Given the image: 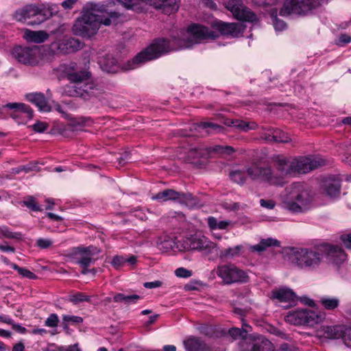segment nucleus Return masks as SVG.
I'll use <instances>...</instances> for the list:
<instances>
[{
  "mask_svg": "<svg viewBox=\"0 0 351 351\" xmlns=\"http://www.w3.org/2000/svg\"><path fill=\"white\" fill-rule=\"evenodd\" d=\"M223 124L230 126L232 128H234L236 129H239L242 131H247L249 130H253L255 129L256 125L254 123H252L251 125H250L248 123H246L243 121L239 120V119H225L223 121Z\"/></svg>",
  "mask_w": 351,
  "mask_h": 351,
  "instance_id": "f704fd0d",
  "label": "nucleus"
},
{
  "mask_svg": "<svg viewBox=\"0 0 351 351\" xmlns=\"http://www.w3.org/2000/svg\"><path fill=\"white\" fill-rule=\"evenodd\" d=\"M37 169V164L36 163H29L26 165H22L16 168H13L12 169V173L13 174H19L22 171H25V173H29L32 171H35Z\"/></svg>",
  "mask_w": 351,
  "mask_h": 351,
  "instance_id": "a18cd8bd",
  "label": "nucleus"
},
{
  "mask_svg": "<svg viewBox=\"0 0 351 351\" xmlns=\"http://www.w3.org/2000/svg\"><path fill=\"white\" fill-rule=\"evenodd\" d=\"M322 189L323 192L329 197H338L341 189L340 180L338 178H328L324 181Z\"/></svg>",
  "mask_w": 351,
  "mask_h": 351,
  "instance_id": "b1692460",
  "label": "nucleus"
},
{
  "mask_svg": "<svg viewBox=\"0 0 351 351\" xmlns=\"http://www.w3.org/2000/svg\"><path fill=\"white\" fill-rule=\"evenodd\" d=\"M278 351H297V349L293 345L282 343L281 344Z\"/></svg>",
  "mask_w": 351,
  "mask_h": 351,
  "instance_id": "338daca9",
  "label": "nucleus"
},
{
  "mask_svg": "<svg viewBox=\"0 0 351 351\" xmlns=\"http://www.w3.org/2000/svg\"><path fill=\"white\" fill-rule=\"evenodd\" d=\"M271 246H280V241L273 238L263 239L259 243L252 245L250 249L252 252H261Z\"/></svg>",
  "mask_w": 351,
  "mask_h": 351,
  "instance_id": "c9c22d12",
  "label": "nucleus"
},
{
  "mask_svg": "<svg viewBox=\"0 0 351 351\" xmlns=\"http://www.w3.org/2000/svg\"><path fill=\"white\" fill-rule=\"evenodd\" d=\"M260 204L262 207L267 209H273L276 206V203L274 200L265 199H261L260 200Z\"/></svg>",
  "mask_w": 351,
  "mask_h": 351,
  "instance_id": "13d9d810",
  "label": "nucleus"
},
{
  "mask_svg": "<svg viewBox=\"0 0 351 351\" xmlns=\"http://www.w3.org/2000/svg\"><path fill=\"white\" fill-rule=\"evenodd\" d=\"M245 341L246 346L241 351H275L273 343L263 336L250 335Z\"/></svg>",
  "mask_w": 351,
  "mask_h": 351,
  "instance_id": "6ab92c4d",
  "label": "nucleus"
},
{
  "mask_svg": "<svg viewBox=\"0 0 351 351\" xmlns=\"http://www.w3.org/2000/svg\"><path fill=\"white\" fill-rule=\"evenodd\" d=\"M186 351H211L210 347L199 338L191 337L184 341Z\"/></svg>",
  "mask_w": 351,
  "mask_h": 351,
  "instance_id": "c85d7f7f",
  "label": "nucleus"
},
{
  "mask_svg": "<svg viewBox=\"0 0 351 351\" xmlns=\"http://www.w3.org/2000/svg\"><path fill=\"white\" fill-rule=\"evenodd\" d=\"M324 0H287L280 11V14H306L321 5Z\"/></svg>",
  "mask_w": 351,
  "mask_h": 351,
  "instance_id": "9d476101",
  "label": "nucleus"
},
{
  "mask_svg": "<svg viewBox=\"0 0 351 351\" xmlns=\"http://www.w3.org/2000/svg\"><path fill=\"white\" fill-rule=\"evenodd\" d=\"M77 1V0H65L62 3V6L65 10H70L73 7Z\"/></svg>",
  "mask_w": 351,
  "mask_h": 351,
  "instance_id": "69168bd1",
  "label": "nucleus"
},
{
  "mask_svg": "<svg viewBox=\"0 0 351 351\" xmlns=\"http://www.w3.org/2000/svg\"><path fill=\"white\" fill-rule=\"evenodd\" d=\"M23 205L25 206L28 208L31 209L33 211H42L43 209L41 207L37 204L36 199L33 196H28L25 198L23 202Z\"/></svg>",
  "mask_w": 351,
  "mask_h": 351,
  "instance_id": "c03bdc74",
  "label": "nucleus"
},
{
  "mask_svg": "<svg viewBox=\"0 0 351 351\" xmlns=\"http://www.w3.org/2000/svg\"><path fill=\"white\" fill-rule=\"evenodd\" d=\"M351 42V36L348 34H341L336 41L337 45L339 46H344Z\"/></svg>",
  "mask_w": 351,
  "mask_h": 351,
  "instance_id": "6e6d98bb",
  "label": "nucleus"
},
{
  "mask_svg": "<svg viewBox=\"0 0 351 351\" xmlns=\"http://www.w3.org/2000/svg\"><path fill=\"white\" fill-rule=\"evenodd\" d=\"M90 73L87 71H73L67 74L68 79L73 84H82L89 79Z\"/></svg>",
  "mask_w": 351,
  "mask_h": 351,
  "instance_id": "e433bc0d",
  "label": "nucleus"
},
{
  "mask_svg": "<svg viewBox=\"0 0 351 351\" xmlns=\"http://www.w3.org/2000/svg\"><path fill=\"white\" fill-rule=\"evenodd\" d=\"M24 38L29 42L41 43L48 38V34L44 31L25 30Z\"/></svg>",
  "mask_w": 351,
  "mask_h": 351,
  "instance_id": "72a5a7b5",
  "label": "nucleus"
},
{
  "mask_svg": "<svg viewBox=\"0 0 351 351\" xmlns=\"http://www.w3.org/2000/svg\"><path fill=\"white\" fill-rule=\"evenodd\" d=\"M317 336L330 339L341 338L348 345L351 342V328L345 326H324L317 331Z\"/></svg>",
  "mask_w": 351,
  "mask_h": 351,
  "instance_id": "9b49d317",
  "label": "nucleus"
},
{
  "mask_svg": "<svg viewBox=\"0 0 351 351\" xmlns=\"http://www.w3.org/2000/svg\"><path fill=\"white\" fill-rule=\"evenodd\" d=\"M230 176L233 182L239 184H244L246 180L245 172L240 170H235L232 171L230 173Z\"/></svg>",
  "mask_w": 351,
  "mask_h": 351,
  "instance_id": "79ce46f5",
  "label": "nucleus"
},
{
  "mask_svg": "<svg viewBox=\"0 0 351 351\" xmlns=\"http://www.w3.org/2000/svg\"><path fill=\"white\" fill-rule=\"evenodd\" d=\"M14 57L21 63L29 66H36L40 62V50L37 47H16L12 51Z\"/></svg>",
  "mask_w": 351,
  "mask_h": 351,
  "instance_id": "4468645a",
  "label": "nucleus"
},
{
  "mask_svg": "<svg viewBox=\"0 0 351 351\" xmlns=\"http://www.w3.org/2000/svg\"><path fill=\"white\" fill-rule=\"evenodd\" d=\"M126 9L136 12L141 11L145 5H149L165 14H171L178 11V0H116Z\"/></svg>",
  "mask_w": 351,
  "mask_h": 351,
  "instance_id": "39448f33",
  "label": "nucleus"
},
{
  "mask_svg": "<svg viewBox=\"0 0 351 351\" xmlns=\"http://www.w3.org/2000/svg\"><path fill=\"white\" fill-rule=\"evenodd\" d=\"M324 313L308 309L291 311L285 317V320L293 325L313 326L324 319Z\"/></svg>",
  "mask_w": 351,
  "mask_h": 351,
  "instance_id": "6e6552de",
  "label": "nucleus"
},
{
  "mask_svg": "<svg viewBox=\"0 0 351 351\" xmlns=\"http://www.w3.org/2000/svg\"><path fill=\"white\" fill-rule=\"evenodd\" d=\"M5 108L13 109L15 111L11 114V117L16 119L19 117V114H24L26 117L32 119L33 117V111L29 106L23 103H8L4 106Z\"/></svg>",
  "mask_w": 351,
  "mask_h": 351,
  "instance_id": "cd10ccee",
  "label": "nucleus"
},
{
  "mask_svg": "<svg viewBox=\"0 0 351 351\" xmlns=\"http://www.w3.org/2000/svg\"><path fill=\"white\" fill-rule=\"evenodd\" d=\"M247 176L254 181L268 183L271 185H282V179L275 175L270 166H260L252 164L245 169Z\"/></svg>",
  "mask_w": 351,
  "mask_h": 351,
  "instance_id": "1a4fd4ad",
  "label": "nucleus"
},
{
  "mask_svg": "<svg viewBox=\"0 0 351 351\" xmlns=\"http://www.w3.org/2000/svg\"><path fill=\"white\" fill-rule=\"evenodd\" d=\"M62 320L65 323L73 322L75 324H80L83 322L82 317L80 316L63 315Z\"/></svg>",
  "mask_w": 351,
  "mask_h": 351,
  "instance_id": "3c124183",
  "label": "nucleus"
},
{
  "mask_svg": "<svg viewBox=\"0 0 351 351\" xmlns=\"http://www.w3.org/2000/svg\"><path fill=\"white\" fill-rule=\"evenodd\" d=\"M311 201V197L307 186L299 182L287 186L281 195L282 207L295 213L307 210Z\"/></svg>",
  "mask_w": 351,
  "mask_h": 351,
  "instance_id": "7ed1b4c3",
  "label": "nucleus"
},
{
  "mask_svg": "<svg viewBox=\"0 0 351 351\" xmlns=\"http://www.w3.org/2000/svg\"><path fill=\"white\" fill-rule=\"evenodd\" d=\"M162 285V282L159 280H156L153 282H147L144 283V287L147 289H154L156 287H160Z\"/></svg>",
  "mask_w": 351,
  "mask_h": 351,
  "instance_id": "e2e57ef3",
  "label": "nucleus"
},
{
  "mask_svg": "<svg viewBox=\"0 0 351 351\" xmlns=\"http://www.w3.org/2000/svg\"><path fill=\"white\" fill-rule=\"evenodd\" d=\"M12 269L16 270L18 273L22 276L23 277L29 278V279H36L37 276L33 272L29 271V269L23 267H20L15 263L10 264Z\"/></svg>",
  "mask_w": 351,
  "mask_h": 351,
  "instance_id": "37998d69",
  "label": "nucleus"
},
{
  "mask_svg": "<svg viewBox=\"0 0 351 351\" xmlns=\"http://www.w3.org/2000/svg\"><path fill=\"white\" fill-rule=\"evenodd\" d=\"M99 252L100 250L93 245L80 246L73 249L72 256L80 267H89L95 261V256Z\"/></svg>",
  "mask_w": 351,
  "mask_h": 351,
  "instance_id": "ddd939ff",
  "label": "nucleus"
},
{
  "mask_svg": "<svg viewBox=\"0 0 351 351\" xmlns=\"http://www.w3.org/2000/svg\"><path fill=\"white\" fill-rule=\"evenodd\" d=\"M243 250L242 245H238L234 247H228L223 250H221L219 253V256L221 259H233L237 257H239Z\"/></svg>",
  "mask_w": 351,
  "mask_h": 351,
  "instance_id": "473e14b6",
  "label": "nucleus"
},
{
  "mask_svg": "<svg viewBox=\"0 0 351 351\" xmlns=\"http://www.w3.org/2000/svg\"><path fill=\"white\" fill-rule=\"evenodd\" d=\"M341 241L347 248L351 249V234L341 237Z\"/></svg>",
  "mask_w": 351,
  "mask_h": 351,
  "instance_id": "0e129e2a",
  "label": "nucleus"
},
{
  "mask_svg": "<svg viewBox=\"0 0 351 351\" xmlns=\"http://www.w3.org/2000/svg\"><path fill=\"white\" fill-rule=\"evenodd\" d=\"M217 36V32L204 25L193 24L186 32H180L178 33V36H173L171 40L165 38L156 40L149 47L129 60L125 69H134L140 64L158 58L169 51L190 48L204 40L215 39Z\"/></svg>",
  "mask_w": 351,
  "mask_h": 351,
  "instance_id": "f257e3e1",
  "label": "nucleus"
},
{
  "mask_svg": "<svg viewBox=\"0 0 351 351\" xmlns=\"http://www.w3.org/2000/svg\"><path fill=\"white\" fill-rule=\"evenodd\" d=\"M121 15L115 12L108 11L103 5L89 3L82 12L80 18L73 25L75 35L90 37L95 35L101 24L108 26L120 22Z\"/></svg>",
  "mask_w": 351,
  "mask_h": 351,
  "instance_id": "f03ea898",
  "label": "nucleus"
},
{
  "mask_svg": "<svg viewBox=\"0 0 351 351\" xmlns=\"http://www.w3.org/2000/svg\"><path fill=\"white\" fill-rule=\"evenodd\" d=\"M207 222L211 230H226L230 224V221H218L214 217H208L207 218Z\"/></svg>",
  "mask_w": 351,
  "mask_h": 351,
  "instance_id": "58836bf2",
  "label": "nucleus"
},
{
  "mask_svg": "<svg viewBox=\"0 0 351 351\" xmlns=\"http://www.w3.org/2000/svg\"><path fill=\"white\" fill-rule=\"evenodd\" d=\"M125 293H118L114 295L113 301L115 302H123L125 303Z\"/></svg>",
  "mask_w": 351,
  "mask_h": 351,
  "instance_id": "774afa93",
  "label": "nucleus"
},
{
  "mask_svg": "<svg viewBox=\"0 0 351 351\" xmlns=\"http://www.w3.org/2000/svg\"><path fill=\"white\" fill-rule=\"evenodd\" d=\"M216 247L215 243L210 241L204 236H195L186 241L184 249L186 250H199L210 252Z\"/></svg>",
  "mask_w": 351,
  "mask_h": 351,
  "instance_id": "412c9836",
  "label": "nucleus"
},
{
  "mask_svg": "<svg viewBox=\"0 0 351 351\" xmlns=\"http://www.w3.org/2000/svg\"><path fill=\"white\" fill-rule=\"evenodd\" d=\"M293 175L306 173L325 164L324 160L319 157L301 156L292 158Z\"/></svg>",
  "mask_w": 351,
  "mask_h": 351,
  "instance_id": "f8f14e48",
  "label": "nucleus"
},
{
  "mask_svg": "<svg viewBox=\"0 0 351 351\" xmlns=\"http://www.w3.org/2000/svg\"><path fill=\"white\" fill-rule=\"evenodd\" d=\"M236 152L235 149L228 145H215L206 148L195 147L192 148L189 152V158H197L206 156L210 153H217L222 156H231Z\"/></svg>",
  "mask_w": 351,
  "mask_h": 351,
  "instance_id": "f3484780",
  "label": "nucleus"
},
{
  "mask_svg": "<svg viewBox=\"0 0 351 351\" xmlns=\"http://www.w3.org/2000/svg\"><path fill=\"white\" fill-rule=\"evenodd\" d=\"M83 43L78 39L64 36L50 45V49L54 53H69L82 49Z\"/></svg>",
  "mask_w": 351,
  "mask_h": 351,
  "instance_id": "dca6fc26",
  "label": "nucleus"
},
{
  "mask_svg": "<svg viewBox=\"0 0 351 351\" xmlns=\"http://www.w3.org/2000/svg\"><path fill=\"white\" fill-rule=\"evenodd\" d=\"M59 351H81V349L78 343H75L68 346H62L59 348Z\"/></svg>",
  "mask_w": 351,
  "mask_h": 351,
  "instance_id": "680f3d73",
  "label": "nucleus"
},
{
  "mask_svg": "<svg viewBox=\"0 0 351 351\" xmlns=\"http://www.w3.org/2000/svg\"><path fill=\"white\" fill-rule=\"evenodd\" d=\"M112 265L118 269L126 263V258L120 256H115L111 262Z\"/></svg>",
  "mask_w": 351,
  "mask_h": 351,
  "instance_id": "8fccbe9b",
  "label": "nucleus"
},
{
  "mask_svg": "<svg viewBox=\"0 0 351 351\" xmlns=\"http://www.w3.org/2000/svg\"><path fill=\"white\" fill-rule=\"evenodd\" d=\"M196 130H205L208 134L219 133L223 131L222 126L211 122H201L195 126Z\"/></svg>",
  "mask_w": 351,
  "mask_h": 351,
  "instance_id": "4c0bfd02",
  "label": "nucleus"
},
{
  "mask_svg": "<svg viewBox=\"0 0 351 351\" xmlns=\"http://www.w3.org/2000/svg\"><path fill=\"white\" fill-rule=\"evenodd\" d=\"M71 301L75 304L82 302H90V297L86 295L84 293L80 292L71 295Z\"/></svg>",
  "mask_w": 351,
  "mask_h": 351,
  "instance_id": "49530a36",
  "label": "nucleus"
},
{
  "mask_svg": "<svg viewBox=\"0 0 351 351\" xmlns=\"http://www.w3.org/2000/svg\"><path fill=\"white\" fill-rule=\"evenodd\" d=\"M273 23L276 31H282L287 27L286 23L283 21H281L276 17L274 19Z\"/></svg>",
  "mask_w": 351,
  "mask_h": 351,
  "instance_id": "4d7b16f0",
  "label": "nucleus"
},
{
  "mask_svg": "<svg viewBox=\"0 0 351 351\" xmlns=\"http://www.w3.org/2000/svg\"><path fill=\"white\" fill-rule=\"evenodd\" d=\"M176 276L180 278H189L192 275V272L184 267H179L175 271Z\"/></svg>",
  "mask_w": 351,
  "mask_h": 351,
  "instance_id": "864d4df0",
  "label": "nucleus"
},
{
  "mask_svg": "<svg viewBox=\"0 0 351 351\" xmlns=\"http://www.w3.org/2000/svg\"><path fill=\"white\" fill-rule=\"evenodd\" d=\"M271 298L280 302H288L289 306L295 304L297 301L295 293L291 289L285 287L272 291Z\"/></svg>",
  "mask_w": 351,
  "mask_h": 351,
  "instance_id": "393cba45",
  "label": "nucleus"
},
{
  "mask_svg": "<svg viewBox=\"0 0 351 351\" xmlns=\"http://www.w3.org/2000/svg\"><path fill=\"white\" fill-rule=\"evenodd\" d=\"M101 64V68L103 70L106 71L108 73H114L117 71L116 69V60L112 58L110 61V65L105 61H100Z\"/></svg>",
  "mask_w": 351,
  "mask_h": 351,
  "instance_id": "09e8293b",
  "label": "nucleus"
},
{
  "mask_svg": "<svg viewBox=\"0 0 351 351\" xmlns=\"http://www.w3.org/2000/svg\"><path fill=\"white\" fill-rule=\"evenodd\" d=\"M217 28L221 34L230 37H239L244 31V26L239 23L218 22Z\"/></svg>",
  "mask_w": 351,
  "mask_h": 351,
  "instance_id": "4be33fe9",
  "label": "nucleus"
},
{
  "mask_svg": "<svg viewBox=\"0 0 351 351\" xmlns=\"http://www.w3.org/2000/svg\"><path fill=\"white\" fill-rule=\"evenodd\" d=\"M226 8L238 20L252 23L257 20L256 15L245 6L240 0H230L227 2Z\"/></svg>",
  "mask_w": 351,
  "mask_h": 351,
  "instance_id": "2eb2a0df",
  "label": "nucleus"
},
{
  "mask_svg": "<svg viewBox=\"0 0 351 351\" xmlns=\"http://www.w3.org/2000/svg\"><path fill=\"white\" fill-rule=\"evenodd\" d=\"M320 302L324 308L327 310H333L339 304V300L338 298L326 296L321 298Z\"/></svg>",
  "mask_w": 351,
  "mask_h": 351,
  "instance_id": "ea45409f",
  "label": "nucleus"
},
{
  "mask_svg": "<svg viewBox=\"0 0 351 351\" xmlns=\"http://www.w3.org/2000/svg\"><path fill=\"white\" fill-rule=\"evenodd\" d=\"M242 328H232L229 330V334L234 339H238L241 338L242 339L241 343V347L242 348H245L246 346V339L249 337V335H247V332L251 329V327L248 325L244 324Z\"/></svg>",
  "mask_w": 351,
  "mask_h": 351,
  "instance_id": "7c9ffc66",
  "label": "nucleus"
},
{
  "mask_svg": "<svg viewBox=\"0 0 351 351\" xmlns=\"http://www.w3.org/2000/svg\"><path fill=\"white\" fill-rule=\"evenodd\" d=\"M59 322V318L55 313L51 314L45 320V325L47 327H56Z\"/></svg>",
  "mask_w": 351,
  "mask_h": 351,
  "instance_id": "de8ad7c7",
  "label": "nucleus"
},
{
  "mask_svg": "<svg viewBox=\"0 0 351 351\" xmlns=\"http://www.w3.org/2000/svg\"><path fill=\"white\" fill-rule=\"evenodd\" d=\"M53 242L48 239L40 238L37 240L36 244L41 249H47L52 245Z\"/></svg>",
  "mask_w": 351,
  "mask_h": 351,
  "instance_id": "5fc2aeb1",
  "label": "nucleus"
},
{
  "mask_svg": "<svg viewBox=\"0 0 351 351\" xmlns=\"http://www.w3.org/2000/svg\"><path fill=\"white\" fill-rule=\"evenodd\" d=\"M95 86L93 83L83 82L81 84L69 85L66 87V94L71 97H86L91 94Z\"/></svg>",
  "mask_w": 351,
  "mask_h": 351,
  "instance_id": "5701e85b",
  "label": "nucleus"
},
{
  "mask_svg": "<svg viewBox=\"0 0 351 351\" xmlns=\"http://www.w3.org/2000/svg\"><path fill=\"white\" fill-rule=\"evenodd\" d=\"M33 130L37 132H43L47 128V124L44 122L38 121L32 126Z\"/></svg>",
  "mask_w": 351,
  "mask_h": 351,
  "instance_id": "bf43d9fd",
  "label": "nucleus"
},
{
  "mask_svg": "<svg viewBox=\"0 0 351 351\" xmlns=\"http://www.w3.org/2000/svg\"><path fill=\"white\" fill-rule=\"evenodd\" d=\"M185 197L184 193H180L172 189H167L158 193L152 199L160 202H166L169 200L181 201Z\"/></svg>",
  "mask_w": 351,
  "mask_h": 351,
  "instance_id": "c756f323",
  "label": "nucleus"
},
{
  "mask_svg": "<svg viewBox=\"0 0 351 351\" xmlns=\"http://www.w3.org/2000/svg\"><path fill=\"white\" fill-rule=\"evenodd\" d=\"M274 167L278 177L282 179V184L284 183L283 179L286 176H293V167L292 158L286 157L282 155H276L272 158Z\"/></svg>",
  "mask_w": 351,
  "mask_h": 351,
  "instance_id": "a211bd4d",
  "label": "nucleus"
},
{
  "mask_svg": "<svg viewBox=\"0 0 351 351\" xmlns=\"http://www.w3.org/2000/svg\"><path fill=\"white\" fill-rule=\"evenodd\" d=\"M156 244L158 248L165 252L173 250L176 245V242L173 237L165 234L158 238Z\"/></svg>",
  "mask_w": 351,
  "mask_h": 351,
  "instance_id": "2f4dec72",
  "label": "nucleus"
},
{
  "mask_svg": "<svg viewBox=\"0 0 351 351\" xmlns=\"http://www.w3.org/2000/svg\"><path fill=\"white\" fill-rule=\"evenodd\" d=\"M288 260L295 267L315 271L322 264L323 256L319 247H291L288 252Z\"/></svg>",
  "mask_w": 351,
  "mask_h": 351,
  "instance_id": "20e7f679",
  "label": "nucleus"
},
{
  "mask_svg": "<svg viewBox=\"0 0 351 351\" xmlns=\"http://www.w3.org/2000/svg\"><path fill=\"white\" fill-rule=\"evenodd\" d=\"M83 123L77 120H71L67 125V130L71 131H77L82 130Z\"/></svg>",
  "mask_w": 351,
  "mask_h": 351,
  "instance_id": "603ef678",
  "label": "nucleus"
},
{
  "mask_svg": "<svg viewBox=\"0 0 351 351\" xmlns=\"http://www.w3.org/2000/svg\"><path fill=\"white\" fill-rule=\"evenodd\" d=\"M55 8L56 5L49 7V15H47L36 5H27L15 12L14 19L17 21L25 23L28 25H38L45 21L49 16H51L56 12Z\"/></svg>",
  "mask_w": 351,
  "mask_h": 351,
  "instance_id": "0eeeda50",
  "label": "nucleus"
},
{
  "mask_svg": "<svg viewBox=\"0 0 351 351\" xmlns=\"http://www.w3.org/2000/svg\"><path fill=\"white\" fill-rule=\"evenodd\" d=\"M141 298L137 294L125 295V303L126 304H135Z\"/></svg>",
  "mask_w": 351,
  "mask_h": 351,
  "instance_id": "052dcab7",
  "label": "nucleus"
},
{
  "mask_svg": "<svg viewBox=\"0 0 351 351\" xmlns=\"http://www.w3.org/2000/svg\"><path fill=\"white\" fill-rule=\"evenodd\" d=\"M26 99L36 105L40 111L49 112L51 110L45 96L41 93H32L26 95Z\"/></svg>",
  "mask_w": 351,
  "mask_h": 351,
  "instance_id": "bb28decb",
  "label": "nucleus"
},
{
  "mask_svg": "<svg viewBox=\"0 0 351 351\" xmlns=\"http://www.w3.org/2000/svg\"><path fill=\"white\" fill-rule=\"evenodd\" d=\"M213 272L226 285L245 283L249 280L247 273L232 263L218 265Z\"/></svg>",
  "mask_w": 351,
  "mask_h": 351,
  "instance_id": "423d86ee",
  "label": "nucleus"
},
{
  "mask_svg": "<svg viewBox=\"0 0 351 351\" xmlns=\"http://www.w3.org/2000/svg\"><path fill=\"white\" fill-rule=\"evenodd\" d=\"M323 258L326 257L329 262L340 264L346 258V254L343 249L337 245L323 244L319 246Z\"/></svg>",
  "mask_w": 351,
  "mask_h": 351,
  "instance_id": "aec40b11",
  "label": "nucleus"
},
{
  "mask_svg": "<svg viewBox=\"0 0 351 351\" xmlns=\"http://www.w3.org/2000/svg\"><path fill=\"white\" fill-rule=\"evenodd\" d=\"M261 138L269 142L288 143L290 138L287 134L279 129L270 128L261 135Z\"/></svg>",
  "mask_w": 351,
  "mask_h": 351,
  "instance_id": "a878e982",
  "label": "nucleus"
},
{
  "mask_svg": "<svg viewBox=\"0 0 351 351\" xmlns=\"http://www.w3.org/2000/svg\"><path fill=\"white\" fill-rule=\"evenodd\" d=\"M22 234L19 232H12L5 226L0 227V238L21 239Z\"/></svg>",
  "mask_w": 351,
  "mask_h": 351,
  "instance_id": "a19ab883",
  "label": "nucleus"
}]
</instances>
